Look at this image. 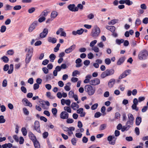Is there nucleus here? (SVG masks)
I'll list each match as a JSON object with an SVG mask.
<instances>
[{"instance_id": "obj_57", "label": "nucleus", "mask_w": 148, "mask_h": 148, "mask_svg": "<svg viewBox=\"0 0 148 148\" xmlns=\"http://www.w3.org/2000/svg\"><path fill=\"white\" fill-rule=\"evenodd\" d=\"M141 23V21L140 19H136L135 21V25L136 26L140 25Z\"/></svg>"}, {"instance_id": "obj_60", "label": "nucleus", "mask_w": 148, "mask_h": 148, "mask_svg": "<svg viewBox=\"0 0 148 148\" xmlns=\"http://www.w3.org/2000/svg\"><path fill=\"white\" fill-rule=\"evenodd\" d=\"M9 68V66L8 64H6L3 67V69L4 71H7Z\"/></svg>"}, {"instance_id": "obj_59", "label": "nucleus", "mask_w": 148, "mask_h": 148, "mask_svg": "<svg viewBox=\"0 0 148 148\" xmlns=\"http://www.w3.org/2000/svg\"><path fill=\"white\" fill-rule=\"evenodd\" d=\"M87 56L88 58L89 59H92L94 57L93 54H92V53L91 52H90L89 53H88V55Z\"/></svg>"}, {"instance_id": "obj_7", "label": "nucleus", "mask_w": 148, "mask_h": 148, "mask_svg": "<svg viewBox=\"0 0 148 148\" xmlns=\"http://www.w3.org/2000/svg\"><path fill=\"white\" fill-rule=\"evenodd\" d=\"M131 72V71L130 69H127L125 70L119 76V79H121L125 77L127 75L130 74Z\"/></svg>"}, {"instance_id": "obj_12", "label": "nucleus", "mask_w": 148, "mask_h": 148, "mask_svg": "<svg viewBox=\"0 0 148 148\" xmlns=\"http://www.w3.org/2000/svg\"><path fill=\"white\" fill-rule=\"evenodd\" d=\"M76 47L75 45L73 44L72 46H71L68 48L66 49L65 50V52L66 53H69L72 52L75 49Z\"/></svg>"}, {"instance_id": "obj_46", "label": "nucleus", "mask_w": 148, "mask_h": 148, "mask_svg": "<svg viewBox=\"0 0 148 148\" xmlns=\"http://www.w3.org/2000/svg\"><path fill=\"white\" fill-rule=\"evenodd\" d=\"M52 112L53 114L55 116L57 114V110L56 108H53L52 109Z\"/></svg>"}, {"instance_id": "obj_52", "label": "nucleus", "mask_w": 148, "mask_h": 148, "mask_svg": "<svg viewBox=\"0 0 148 148\" xmlns=\"http://www.w3.org/2000/svg\"><path fill=\"white\" fill-rule=\"evenodd\" d=\"M105 62L106 64L109 65L111 63V61L110 59L106 58L105 60Z\"/></svg>"}, {"instance_id": "obj_51", "label": "nucleus", "mask_w": 148, "mask_h": 148, "mask_svg": "<svg viewBox=\"0 0 148 148\" xmlns=\"http://www.w3.org/2000/svg\"><path fill=\"white\" fill-rule=\"evenodd\" d=\"M7 52L8 54L10 55H13L14 53V51L12 49L8 50Z\"/></svg>"}, {"instance_id": "obj_35", "label": "nucleus", "mask_w": 148, "mask_h": 148, "mask_svg": "<svg viewBox=\"0 0 148 148\" xmlns=\"http://www.w3.org/2000/svg\"><path fill=\"white\" fill-rule=\"evenodd\" d=\"M5 121V120L4 119V117L3 115L0 116V123H4Z\"/></svg>"}, {"instance_id": "obj_58", "label": "nucleus", "mask_w": 148, "mask_h": 148, "mask_svg": "<svg viewBox=\"0 0 148 148\" xmlns=\"http://www.w3.org/2000/svg\"><path fill=\"white\" fill-rule=\"evenodd\" d=\"M21 91L24 93H26L27 92V89L25 87L22 86L21 87Z\"/></svg>"}, {"instance_id": "obj_21", "label": "nucleus", "mask_w": 148, "mask_h": 148, "mask_svg": "<svg viewBox=\"0 0 148 148\" xmlns=\"http://www.w3.org/2000/svg\"><path fill=\"white\" fill-rule=\"evenodd\" d=\"M128 117L129 119L128 122L130 123L131 122L133 123L134 120V118L133 115L131 113H129L128 114Z\"/></svg>"}, {"instance_id": "obj_18", "label": "nucleus", "mask_w": 148, "mask_h": 148, "mask_svg": "<svg viewBox=\"0 0 148 148\" xmlns=\"http://www.w3.org/2000/svg\"><path fill=\"white\" fill-rule=\"evenodd\" d=\"M32 55H31L26 54V58L25 60V62L26 64H28L30 62Z\"/></svg>"}, {"instance_id": "obj_41", "label": "nucleus", "mask_w": 148, "mask_h": 148, "mask_svg": "<svg viewBox=\"0 0 148 148\" xmlns=\"http://www.w3.org/2000/svg\"><path fill=\"white\" fill-rule=\"evenodd\" d=\"M97 41L96 40H94L92 41L90 43V46L91 47H93L97 43Z\"/></svg>"}, {"instance_id": "obj_27", "label": "nucleus", "mask_w": 148, "mask_h": 148, "mask_svg": "<svg viewBox=\"0 0 148 148\" xmlns=\"http://www.w3.org/2000/svg\"><path fill=\"white\" fill-rule=\"evenodd\" d=\"M142 121L141 118L140 117H137L136 120V124L137 125H139Z\"/></svg>"}, {"instance_id": "obj_17", "label": "nucleus", "mask_w": 148, "mask_h": 148, "mask_svg": "<svg viewBox=\"0 0 148 148\" xmlns=\"http://www.w3.org/2000/svg\"><path fill=\"white\" fill-rule=\"evenodd\" d=\"M28 136L29 138L33 142L37 140L36 137L31 132H29L28 133Z\"/></svg>"}, {"instance_id": "obj_8", "label": "nucleus", "mask_w": 148, "mask_h": 148, "mask_svg": "<svg viewBox=\"0 0 148 148\" xmlns=\"http://www.w3.org/2000/svg\"><path fill=\"white\" fill-rule=\"evenodd\" d=\"M69 10L72 12H76L78 10V9L77 7H75L74 4H70L67 6Z\"/></svg>"}, {"instance_id": "obj_44", "label": "nucleus", "mask_w": 148, "mask_h": 148, "mask_svg": "<svg viewBox=\"0 0 148 148\" xmlns=\"http://www.w3.org/2000/svg\"><path fill=\"white\" fill-rule=\"evenodd\" d=\"M7 85V81L6 79H4L2 82V86L5 87Z\"/></svg>"}, {"instance_id": "obj_11", "label": "nucleus", "mask_w": 148, "mask_h": 148, "mask_svg": "<svg viewBox=\"0 0 148 148\" xmlns=\"http://www.w3.org/2000/svg\"><path fill=\"white\" fill-rule=\"evenodd\" d=\"M69 114L66 111H64L61 112L60 114V117L62 119H67L69 117Z\"/></svg>"}, {"instance_id": "obj_53", "label": "nucleus", "mask_w": 148, "mask_h": 148, "mask_svg": "<svg viewBox=\"0 0 148 148\" xmlns=\"http://www.w3.org/2000/svg\"><path fill=\"white\" fill-rule=\"evenodd\" d=\"M40 127L39 122L38 121H36L34 123V128Z\"/></svg>"}, {"instance_id": "obj_36", "label": "nucleus", "mask_w": 148, "mask_h": 148, "mask_svg": "<svg viewBox=\"0 0 148 148\" xmlns=\"http://www.w3.org/2000/svg\"><path fill=\"white\" fill-rule=\"evenodd\" d=\"M124 40L123 39L121 40L117 39L116 40V44L119 45H120L121 43L124 42Z\"/></svg>"}, {"instance_id": "obj_40", "label": "nucleus", "mask_w": 148, "mask_h": 148, "mask_svg": "<svg viewBox=\"0 0 148 148\" xmlns=\"http://www.w3.org/2000/svg\"><path fill=\"white\" fill-rule=\"evenodd\" d=\"M64 109L68 112L71 113V109L69 107L65 106L64 108Z\"/></svg>"}, {"instance_id": "obj_42", "label": "nucleus", "mask_w": 148, "mask_h": 148, "mask_svg": "<svg viewBox=\"0 0 148 148\" xmlns=\"http://www.w3.org/2000/svg\"><path fill=\"white\" fill-rule=\"evenodd\" d=\"M98 106V104L97 103H96L94 105H92L91 107V109L92 110H95L96 109Z\"/></svg>"}, {"instance_id": "obj_28", "label": "nucleus", "mask_w": 148, "mask_h": 148, "mask_svg": "<svg viewBox=\"0 0 148 148\" xmlns=\"http://www.w3.org/2000/svg\"><path fill=\"white\" fill-rule=\"evenodd\" d=\"M33 142L35 148H40V145L37 140H36Z\"/></svg>"}, {"instance_id": "obj_29", "label": "nucleus", "mask_w": 148, "mask_h": 148, "mask_svg": "<svg viewBox=\"0 0 148 148\" xmlns=\"http://www.w3.org/2000/svg\"><path fill=\"white\" fill-rule=\"evenodd\" d=\"M27 49L28 50V53H27V54H29L31 55H32L33 52V49L32 47H29L27 49Z\"/></svg>"}, {"instance_id": "obj_54", "label": "nucleus", "mask_w": 148, "mask_h": 148, "mask_svg": "<svg viewBox=\"0 0 148 148\" xmlns=\"http://www.w3.org/2000/svg\"><path fill=\"white\" fill-rule=\"evenodd\" d=\"M42 70L44 73L45 74H47L49 72L48 70L46 67H44L43 68Z\"/></svg>"}, {"instance_id": "obj_10", "label": "nucleus", "mask_w": 148, "mask_h": 148, "mask_svg": "<svg viewBox=\"0 0 148 148\" xmlns=\"http://www.w3.org/2000/svg\"><path fill=\"white\" fill-rule=\"evenodd\" d=\"M48 29L47 28H45L43 31L40 34V37L42 38L45 37L48 33Z\"/></svg>"}, {"instance_id": "obj_62", "label": "nucleus", "mask_w": 148, "mask_h": 148, "mask_svg": "<svg viewBox=\"0 0 148 148\" xmlns=\"http://www.w3.org/2000/svg\"><path fill=\"white\" fill-rule=\"evenodd\" d=\"M101 115V114L99 112H96L94 115V116L96 118H98Z\"/></svg>"}, {"instance_id": "obj_45", "label": "nucleus", "mask_w": 148, "mask_h": 148, "mask_svg": "<svg viewBox=\"0 0 148 148\" xmlns=\"http://www.w3.org/2000/svg\"><path fill=\"white\" fill-rule=\"evenodd\" d=\"M95 52L97 53L99 52V49L98 47L96 46H94L92 49Z\"/></svg>"}, {"instance_id": "obj_64", "label": "nucleus", "mask_w": 148, "mask_h": 148, "mask_svg": "<svg viewBox=\"0 0 148 148\" xmlns=\"http://www.w3.org/2000/svg\"><path fill=\"white\" fill-rule=\"evenodd\" d=\"M49 62V61L47 59L45 60H43L42 63V64L45 65L47 64Z\"/></svg>"}, {"instance_id": "obj_38", "label": "nucleus", "mask_w": 148, "mask_h": 148, "mask_svg": "<svg viewBox=\"0 0 148 148\" xmlns=\"http://www.w3.org/2000/svg\"><path fill=\"white\" fill-rule=\"evenodd\" d=\"M21 131L23 135L25 136L27 135V131L26 128L25 127H23L21 129Z\"/></svg>"}, {"instance_id": "obj_34", "label": "nucleus", "mask_w": 148, "mask_h": 148, "mask_svg": "<svg viewBox=\"0 0 148 148\" xmlns=\"http://www.w3.org/2000/svg\"><path fill=\"white\" fill-rule=\"evenodd\" d=\"M80 72L77 70H75L72 73L73 76H77V75H80Z\"/></svg>"}, {"instance_id": "obj_49", "label": "nucleus", "mask_w": 148, "mask_h": 148, "mask_svg": "<svg viewBox=\"0 0 148 148\" xmlns=\"http://www.w3.org/2000/svg\"><path fill=\"white\" fill-rule=\"evenodd\" d=\"M132 108L133 110H134L136 111L138 110V108L137 107L136 105L133 104L132 106Z\"/></svg>"}, {"instance_id": "obj_2", "label": "nucleus", "mask_w": 148, "mask_h": 148, "mask_svg": "<svg viewBox=\"0 0 148 148\" xmlns=\"http://www.w3.org/2000/svg\"><path fill=\"white\" fill-rule=\"evenodd\" d=\"M148 52L146 50L144 49L140 51L138 54L139 59L142 60L146 59L148 56Z\"/></svg>"}, {"instance_id": "obj_14", "label": "nucleus", "mask_w": 148, "mask_h": 148, "mask_svg": "<svg viewBox=\"0 0 148 148\" xmlns=\"http://www.w3.org/2000/svg\"><path fill=\"white\" fill-rule=\"evenodd\" d=\"M48 12L47 10H45L40 14L39 18H46L45 17L48 14Z\"/></svg>"}, {"instance_id": "obj_15", "label": "nucleus", "mask_w": 148, "mask_h": 148, "mask_svg": "<svg viewBox=\"0 0 148 148\" xmlns=\"http://www.w3.org/2000/svg\"><path fill=\"white\" fill-rule=\"evenodd\" d=\"M38 22L37 21H34L30 25L29 28L28 30L29 32H32L35 28L37 25Z\"/></svg>"}, {"instance_id": "obj_32", "label": "nucleus", "mask_w": 148, "mask_h": 148, "mask_svg": "<svg viewBox=\"0 0 148 148\" xmlns=\"http://www.w3.org/2000/svg\"><path fill=\"white\" fill-rule=\"evenodd\" d=\"M1 59L5 63H7L9 61V59L8 57L4 56L1 58Z\"/></svg>"}, {"instance_id": "obj_24", "label": "nucleus", "mask_w": 148, "mask_h": 148, "mask_svg": "<svg viewBox=\"0 0 148 148\" xmlns=\"http://www.w3.org/2000/svg\"><path fill=\"white\" fill-rule=\"evenodd\" d=\"M71 107L74 110H76L77 109L79 108V105L75 102H73L72 103Z\"/></svg>"}, {"instance_id": "obj_1", "label": "nucleus", "mask_w": 148, "mask_h": 148, "mask_svg": "<svg viewBox=\"0 0 148 148\" xmlns=\"http://www.w3.org/2000/svg\"><path fill=\"white\" fill-rule=\"evenodd\" d=\"M100 32V28L97 26H95L92 29L90 35L94 38H96L99 36Z\"/></svg>"}, {"instance_id": "obj_56", "label": "nucleus", "mask_w": 148, "mask_h": 148, "mask_svg": "<svg viewBox=\"0 0 148 148\" xmlns=\"http://www.w3.org/2000/svg\"><path fill=\"white\" fill-rule=\"evenodd\" d=\"M66 121L67 123H71L73 122L74 120L72 119L68 118L67 119Z\"/></svg>"}, {"instance_id": "obj_30", "label": "nucleus", "mask_w": 148, "mask_h": 148, "mask_svg": "<svg viewBox=\"0 0 148 148\" xmlns=\"http://www.w3.org/2000/svg\"><path fill=\"white\" fill-rule=\"evenodd\" d=\"M49 57V58L51 59V62H53L54 60L55 59L56 56L54 54H51L50 55Z\"/></svg>"}, {"instance_id": "obj_43", "label": "nucleus", "mask_w": 148, "mask_h": 148, "mask_svg": "<svg viewBox=\"0 0 148 148\" xmlns=\"http://www.w3.org/2000/svg\"><path fill=\"white\" fill-rule=\"evenodd\" d=\"M23 111L25 114L28 115L29 114V112L27 109L25 108H23Z\"/></svg>"}, {"instance_id": "obj_20", "label": "nucleus", "mask_w": 148, "mask_h": 148, "mask_svg": "<svg viewBox=\"0 0 148 148\" xmlns=\"http://www.w3.org/2000/svg\"><path fill=\"white\" fill-rule=\"evenodd\" d=\"M125 59V58L124 57H122L120 58L117 61V64L118 65H120L124 62Z\"/></svg>"}, {"instance_id": "obj_31", "label": "nucleus", "mask_w": 148, "mask_h": 148, "mask_svg": "<svg viewBox=\"0 0 148 148\" xmlns=\"http://www.w3.org/2000/svg\"><path fill=\"white\" fill-rule=\"evenodd\" d=\"M118 21V20L117 19H113L112 20L110 21L108 23L109 25H113L115 23H117Z\"/></svg>"}, {"instance_id": "obj_33", "label": "nucleus", "mask_w": 148, "mask_h": 148, "mask_svg": "<svg viewBox=\"0 0 148 148\" xmlns=\"http://www.w3.org/2000/svg\"><path fill=\"white\" fill-rule=\"evenodd\" d=\"M106 124H103L101 125L99 127V130H104L106 127Z\"/></svg>"}, {"instance_id": "obj_47", "label": "nucleus", "mask_w": 148, "mask_h": 148, "mask_svg": "<svg viewBox=\"0 0 148 148\" xmlns=\"http://www.w3.org/2000/svg\"><path fill=\"white\" fill-rule=\"evenodd\" d=\"M6 29V27L4 25L2 26L1 27V29H0L1 32L2 33L4 32H5Z\"/></svg>"}, {"instance_id": "obj_23", "label": "nucleus", "mask_w": 148, "mask_h": 148, "mask_svg": "<svg viewBox=\"0 0 148 148\" xmlns=\"http://www.w3.org/2000/svg\"><path fill=\"white\" fill-rule=\"evenodd\" d=\"M48 40L49 42H51L53 44L56 43L57 41V40L55 38H52L51 37H48Z\"/></svg>"}, {"instance_id": "obj_16", "label": "nucleus", "mask_w": 148, "mask_h": 148, "mask_svg": "<svg viewBox=\"0 0 148 148\" xmlns=\"http://www.w3.org/2000/svg\"><path fill=\"white\" fill-rule=\"evenodd\" d=\"M22 101L25 106H28L30 107L32 106V103L26 98L23 99Z\"/></svg>"}, {"instance_id": "obj_48", "label": "nucleus", "mask_w": 148, "mask_h": 148, "mask_svg": "<svg viewBox=\"0 0 148 148\" xmlns=\"http://www.w3.org/2000/svg\"><path fill=\"white\" fill-rule=\"evenodd\" d=\"M21 6L20 5H16L14 7L13 9L14 10H18L21 9Z\"/></svg>"}, {"instance_id": "obj_9", "label": "nucleus", "mask_w": 148, "mask_h": 148, "mask_svg": "<svg viewBox=\"0 0 148 148\" xmlns=\"http://www.w3.org/2000/svg\"><path fill=\"white\" fill-rule=\"evenodd\" d=\"M133 124V123L131 122L130 123L128 122L127 121L126 124L125 126H124L122 127L121 131L122 132H124L125 130H128L129 128L131 127L130 125H132Z\"/></svg>"}, {"instance_id": "obj_50", "label": "nucleus", "mask_w": 148, "mask_h": 148, "mask_svg": "<svg viewBox=\"0 0 148 148\" xmlns=\"http://www.w3.org/2000/svg\"><path fill=\"white\" fill-rule=\"evenodd\" d=\"M77 34L81 35L84 32V30L83 29L81 28L80 29L77 30Z\"/></svg>"}, {"instance_id": "obj_4", "label": "nucleus", "mask_w": 148, "mask_h": 148, "mask_svg": "<svg viewBox=\"0 0 148 148\" xmlns=\"http://www.w3.org/2000/svg\"><path fill=\"white\" fill-rule=\"evenodd\" d=\"M85 91L87 92L89 95H93L95 92V89L90 85H86L85 87Z\"/></svg>"}, {"instance_id": "obj_63", "label": "nucleus", "mask_w": 148, "mask_h": 148, "mask_svg": "<svg viewBox=\"0 0 148 148\" xmlns=\"http://www.w3.org/2000/svg\"><path fill=\"white\" fill-rule=\"evenodd\" d=\"M35 9L34 8H32L29 9L28 12L29 13H31L34 12L35 11Z\"/></svg>"}, {"instance_id": "obj_13", "label": "nucleus", "mask_w": 148, "mask_h": 148, "mask_svg": "<svg viewBox=\"0 0 148 148\" xmlns=\"http://www.w3.org/2000/svg\"><path fill=\"white\" fill-rule=\"evenodd\" d=\"M100 81L98 78H95L94 79L91 80L90 82V84L92 85H95L99 84Z\"/></svg>"}, {"instance_id": "obj_39", "label": "nucleus", "mask_w": 148, "mask_h": 148, "mask_svg": "<svg viewBox=\"0 0 148 148\" xmlns=\"http://www.w3.org/2000/svg\"><path fill=\"white\" fill-rule=\"evenodd\" d=\"M125 3L128 5H130L132 4L133 2L130 0H125Z\"/></svg>"}, {"instance_id": "obj_6", "label": "nucleus", "mask_w": 148, "mask_h": 148, "mask_svg": "<svg viewBox=\"0 0 148 148\" xmlns=\"http://www.w3.org/2000/svg\"><path fill=\"white\" fill-rule=\"evenodd\" d=\"M39 102L42 108L43 109L45 110L48 109V108L46 107L45 105V104H46L48 106H49L50 104L48 101H45L43 100H41L39 101Z\"/></svg>"}, {"instance_id": "obj_55", "label": "nucleus", "mask_w": 148, "mask_h": 148, "mask_svg": "<svg viewBox=\"0 0 148 148\" xmlns=\"http://www.w3.org/2000/svg\"><path fill=\"white\" fill-rule=\"evenodd\" d=\"M48 133L47 132H44L42 134L43 137L44 138H46L48 136Z\"/></svg>"}, {"instance_id": "obj_37", "label": "nucleus", "mask_w": 148, "mask_h": 148, "mask_svg": "<svg viewBox=\"0 0 148 148\" xmlns=\"http://www.w3.org/2000/svg\"><path fill=\"white\" fill-rule=\"evenodd\" d=\"M77 140V139L76 138H73L71 140V142L72 144L74 145H76V143Z\"/></svg>"}, {"instance_id": "obj_3", "label": "nucleus", "mask_w": 148, "mask_h": 148, "mask_svg": "<svg viewBox=\"0 0 148 148\" xmlns=\"http://www.w3.org/2000/svg\"><path fill=\"white\" fill-rule=\"evenodd\" d=\"M114 73V70L113 69H108L102 73L101 75V77L103 78L105 77L113 75Z\"/></svg>"}, {"instance_id": "obj_19", "label": "nucleus", "mask_w": 148, "mask_h": 148, "mask_svg": "<svg viewBox=\"0 0 148 148\" xmlns=\"http://www.w3.org/2000/svg\"><path fill=\"white\" fill-rule=\"evenodd\" d=\"M115 83V80L114 79H110L108 83V85L109 88H112Z\"/></svg>"}, {"instance_id": "obj_61", "label": "nucleus", "mask_w": 148, "mask_h": 148, "mask_svg": "<svg viewBox=\"0 0 148 148\" xmlns=\"http://www.w3.org/2000/svg\"><path fill=\"white\" fill-rule=\"evenodd\" d=\"M39 85L37 83H35L34 85V90H36L39 88Z\"/></svg>"}, {"instance_id": "obj_5", "label": "nucleus", "mask_w": 148, "mask_h": 148, "mask_svg": "<svg viewBox=\"0 0 148 148\" xmlns=\"http://www.w3.org/2000/svg\"><path fill=\"white\" fill-rule=\"evenodd\" d=\"M116 138L114 136H109L108 138V140L109 142V143L112 145H114L115 143V141L116 139Z\"/></svg>"}, {"instance_id": "obj_26", "label": "nucleus", "mask_w": 148, "mask_h": 148, "mask_svg": "<svg viewBox=\"0 0 148 148\" xmlns=\"http://www.w3.org/2000/svg\"><path fill=\"white\" fill-rule=\"evenodd\" d=\"M75 130V128L73 127H69V130L68 132V133L69 136H71L73 134L72 131H73Z\"/></svg>"}, {"instance_id": "obj_25", "label": "nucleus", "mask_w": 148, "mask_h": 148, "mask_svg": "<svg viewBox=\"0 0 148 148\" xmlns=\"http://www.w3.org/2000/svg\"><path fill=\"white\" fill-rule=\"evenodd\" d=\"M58 15V13L55 11H52L51 14V17L52 18H55Z\"/></svg>"}, {"instance_id": "obj_22", "label": "nucleus", "mask_w": 148, "mask_h": 148, "mask_svg": "<svg viewBox=\"0 0 148 148\" xmlns=\"http://www.w3.org/2000/svg\"><path fill=\"white\" fill-rule=\"evenodd\" d=\"M106 28L108 30H110L112 32H113L115 29V27L113 26H106Z\"/></svg>"}]
</instances>
